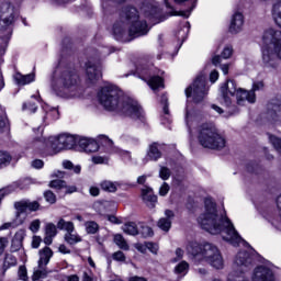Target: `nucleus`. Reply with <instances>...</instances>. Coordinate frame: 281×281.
Masks as SVG:
<instances>
[{
    "mask_svg": "<svg viewBox=\"0 0 281 281\" xmlns=\"http://www.w3.org/2000/svg\"><path fill=\"white\" fill-rule=\"evenodd\" d=\"M205 212L198 217V223L202 229L209 232V234H221V232H225L226 236H223V240L233 245V247H238L240 243H245V245H249L229 217L223 215H218V211L216 210V202L212 201L211 198H206L204 200Z\"/></svg>",
    "mask_w": 281,
    "mask_h": 281,
    "instance_id": "obj_1",
    "label": "nucleus"
},
{
    "mask_svg": "<svg viewBox=\"0 0 281 281\" xmlns=\"http://www.w3.org/2000/svg\"><path fill=\"white\" fill-rule=\"evenodd\" d=\"M98 99L106 111L144 122V109L142 105L132 98L124 95V92L117 86L108 85L102 87L98 92Z\"/></svg>",
    "mask_w": 281,
    "mask_h": 281,
    "instance_id": "obj_2",
    "label": "nucleus"
},
{
    "mask_svg": "<svg viewBox=\"0 0 281 281\" xmlns=\"http://www.w3.org/2000/svg\"><path fill=\"white\" fill-rule=\"evenodd\" d=\"M121 21H117L113 25V36L116 41H124L126 36V25L128 27V36L131 41L133 38H139V36H146L150 29H148V22L146 20H139V11L133 5H126L121 10Z\"/></svg>",
    "mask_w": 281,
    "mask_h": 281,
    "instance_id": "obj_3",
    "label": "nucleus"
},
{
    "mask_svg": "<svg viewBox=\"0 0 281 281\" xmlns=\"http://www.w3.org/2000/svg\"><path fill=\"white\" fill-rule=\"evenodd\" d=\"M78 80H80V76L76 68L71 64L63 66V61H59V66L53 72L50 87L57 95H60V93L74 89L78 85Z\"/></svg>",
    "mask_w": 281,
    "mask_h": 281,
    "instance_id": "obj_4",
    "label": "nucleus"
},
{
    "mask_svg": "<svg viewBox=\"0 0 281 281\" xmlns=\"http://www.w3.org/2000/svg\"><path fill=\"white\" fill-rule=\"evenodd\" d=\"M262 41L266 45L272 43L273 50L269 47L262 48V61L266 67H278V59L281 60V31L269 29L263 33Z\"/></svg>",
    "mask_w": 281,
    "mask_h": 281,
    "instance_id": "obj_5",
    "label": "nucleus"
},
{
    "mask_svg": "<svg viewBox=\"0 0 281 281\" xmlns=\"http://www.w3.org/2000/svg\"><path fill=\"white\" fill-rule=\"evenodd\" d=\"M198 140L203 148H210L211 150H221L225 148V137L218 134L216 127L210 123H203L199 127Z\"/></svg>",
    "mask_w": 281,
    "mask_h": 281,
    "instance_id": "obj_6",
    "label": "nucleus"
},
{
    "mask_svg": "<svg viewBox=\"0 0 281 281\" xmlns=\"http://www.w3.org/2000/svg\"><path fill=\"white\" fill-rule=\"evenodd\" d=\"M136 74L138 78L145 80L147 85L153 89V91H157V89H164V71L159 68L150 67L146 64H139L136 66Z\"/></svg>",
    "mask_w": 281,
    "mask_h": 281,
    "instance_id": "obj_7",
    "label": "nucleus"
},
{
    "mask_svg": "<svg viewBox=\"0 0 281 281\" xmlns=\"http://www.w3.org/2000/svg\"><path fill=\"white\" fill-rule=\"evenodd\" d=\"M236 93V81L234 80H226L221 88H220V98H222V104L226 106V113H228L229 116L232 115H238L240 113V109H238V105L232 103V98Z\"/></svg>",
    "mask_w": 281,
    "mask_h": 281,
    "instance_id": "obj_8",
    "label": "nucleus"
},
{
    "mask_svg": "<svg viewBox=\"0 0 281 281\" xmlns=\"http://www.w3.org/2000/svg\"><path fill=\"white\" fill-rule=\"evenodd\" d=\"M205 76L199 75L193 81L192 86H189L184 93L187 98H193V102L199 104V102H203V98L207 95V87L205 86Z\"/></svg>",
    "mask_w": 281,
    "mask_h": 281,
    "instance_id": "obj_9",
    "label": "nucleus"
},
{
    "mask_svg": "<svg viewBox=\"0 0 281 281\" xmlns=\"http://www.w3.org/2000/svg\"><path fill=\"white\" fill-rule=\"evenodd\" d=\"M201 258H204L214 269H223V256H221V251L213 244H203Z\"/></svg>",
    "mask_w": 281,
    "mask_h": 281,
    "instance_id": "obj_10",
    "label": "nucleus"
},
{
    "mask_svg": "<svg viewBox=\"0 0 281 281\" xmlns=\"http://www.w3.org/2000/svg\"><path fill=\"white\" fill-rule=\"evenodd\" d=\"M101 148H104V153L108 155L115 153V145L106 135H99L98 140L90 138V143H88L85 153H98Z\"/></svg>",
    "mask_w": 281,
    "mask_h": 281,
    "instance_id": "obj_11",
    "label": "nucleus"
},
{
    "mask_svg": "<svg viewBox=\"0 0 281 281\" xmlns=\"http://www.w3.org/2000/svg\"><path fill=\"white\" fill-rule=\"evenodd\" d=\"M50 148L54 153H60V150H69L78 144V139L74 135L61 134L57 137L49 138Z\"/></svg>",
    "mask_w": 281,
    "mask_h": 281,
    "instance_id": "obj_12",
    "label": "nucleus"
},
{
    "mask_svg": "<svg viewBox=\"0 0 281 281\" xmlns=\"http://www.w3.org/2000/svg\"><path fill=\"white\" fill-rule=\"evenodd\" d=\"M86 76L88 85H95L102 78V65L100 63H86Z\"/></svg>",
    "mask_w": 281,
    "mask_h": 281,
    "instance_id": "obj_13",
    "label": "nucleus"
},
{
    "mask_svg": "<svg viewBox=\"0 0 281 281\" xmlns=\"http://www.w3.org/2000/svg\"><path fill=\"white\" fill-rule=\"evenodd\" d=\"M41 207L38 201L21 200L14 202L15 216L19 218L22 214H27V212H37Z\"/></svg>",
    "mask_w": 281,
    "mask_h": 281,
    "instance_id": "obj_14",
    "label": "nucleus"
},
{
    "mask_svg": "<svg viewBox=\"0 0 281 281\" xmlns=\"http://www.w3.org/2000/svg\"><path fill=\"white\" fill-rule=\"evenodd\" d=\"M140 199L148 210H155L157 207L158 198L153 188L145 186L140 189Z\"/></svg>",
    "mask_w": 281,
    "mask_h": 281,
    "instance_id": "obj_15",
    "label": "nucleus"
},
{
    "mask_svg": "<svg viewBox=\"0 0 281 281\" xmlns=\"http://www.w3.org/2000/svg\"><path fill=\"white\" fill-rule=\"evenodd\" d=\"M10 12V2H4L0 7V30H5L14 23V11Z\"/></svg>",
    "mask_w": 281,
    "mask_h": 281,
    "instance_id": "obj_16",
    "label": "nucleus"
},
{
    "mask_svg": "<svg viewBox=\"0 0 281 281\" xmlns=\"http://www.w3.org/2000/svg\"><path fill=\"white\" fill-rule=\"evenodd\" d=\"M234 95H236L237 104L239 106H243L245 102H249V104H255L256 102V94L251 90L247 91L243 88H236Z\"/></svg>",
    "mask_w": 281,
    "mask_h": 281,
    "instance_id": "obj_17",
    "label": "nucleus"
},
{
    "mask_svg": "<svg viewBox=\"0 0 281 281\" xmlns=\"http://www.w3.org/2000/svg\"><path fill=\"white\" fill-rule=\"evenodd\" d=\"M252 281H276L273 271L265 266H259L255 269Z\"/></svg>",
    "mask_w": 281,
    "mask_h": 281,
    "instance_id": "obj_18",
    "label": "nucleus"
},
{
    "mask_svg": "<svg viewBox=\"0 0 281 281\" xmlns=\"http://www.w3.org/2000/svg\"><path fill=\"white\" fill-rule=\"evenodd\" d=\"M268 115L273 122H281V100L272 99L269 101Z\"/></svg>",
    "mask_w": 281,
    "mask_h": 281,
    "instance_id": "obj_19",
    "label": "nucleus"
},
{
    "mask_svg": "<svg viewBox=\"0 0 281 281\" xmlns=\"http://www.w3.org/2000/svg\"><path fill=\"white\" fill-rule=\"evenodd\" d=\"M245 24V18L243 13L235 12L231 20L229 32L231 34H238L243 30V25Z\"/></svg>",
    "mask_w": 281,
    "mask_h": 281,
    "instance_id": "obj_20",
    "label": "nucleus"
},
{
    "mask_svg": "<svg viewBox=\"0 0 281 281\" xmlns=\"http://www.w3.org/2000/svg\"><path fill=\"white\" fill-rule=\"evenodd\" d=\"M176 5H187L186 10L179 11L178 16H183V19H189L190 14H192V10L196 8V0H173Z\"/></svg>",
    "mask_w": 281,
    "mask_h": 281,
    "instance_id": "obj_21",
    "label": "nucleus"
},
{
    "mask_svg": "<svg viewBox=\"0 0 281 281\" xmlns=\"http://www.w3.org/2000/svg\"><path fill=\"white\" fill-rule=\"evenodd\" d=\"M254 262V255L249 254L247 250L239 251L235 258V265L237 267H249Z\"/></svg>",
    "mask_w": 281,
    "mask_h": 281,
    "instance_id": "obj_22",
    "label": "nucleus"
},
{
    "mask_svg": "<svg viewBox=\"0 0 281 281\" xmlns=\"http://www.w3.org/2000/svg\"><path fill=\"white\" fill-rule=\"evenodd\" d=\"M54 256V251L49 247H44L40 250V259L37 261L38 269H43V267H47L49 265V260Z\"/></svg>",
    "mask_w": 281,
    "mask_h": 281,
    "instance_id": "obj_23",
    "label": "nucleus"
},
{
    "mask_svg": "<svg viewBox=\"0 0 281 281\" xmlns=\"http://www.w3.org/2000/svg\"><path fill=\"white\" fill-rule=\"evenodd\" d=\"M25 239V231L20 229L15 233L11 241V251H19L23 247V240Z\"/></svg>",
    "mask_w": 281,
    "mask_h": 281,
    "instance_id": "obj_24",
    "label": "nucleus"
},
{
    "mask_svg": "<svg viewBox=\"0 0 281 281\" xmlns=\"http://www.w3.org/2000/svg\"><path fill=\"white\" fill-rule=\"evenodd\" d=\"M159 159H161V150H159V144L153 143L151 145H149L146 160L147 161H158Z\"/></svg>",
    "mask_w": 281,
    "mask_h": 281,
    "instance_id": "obj_25",
    "label": "nucleus"
},
{
    "mask_svg": "<svg viewBox=\"0 0 281 281\" xmlns=\"http://www.w3.org/2000/svg\"><path fill=\"white\" fill-rule=\"evenodd\" d=\"M187 251L188 254H190V256H193V258H196V256H202L203 245L196 241H189V244L187 245Z\"/></svg>",
    "mask_w": 281,
    "mask_h": 281,
    "instance_id": "obj_26",
    "label": "nucleus"
},
{
    "mask_svg": "<svg viewBox=\"0 0 281 281\" xmlns=\"http://www.w3.org/2000/svg\"><path fill=\"white\" fill-rule=\"evenodd\" d=\"M14 80L16 85L25 86L30 85V82H34V74L22 75L21 72L15 74Z\"/></svg>",
    "mask_w": 281,
    "mask_h": 281,
    "instance_id": "obj_27",
    "label": "nucleus"
},
{
    "mask_svg": "<svg viewBox=\"0 0 281 281\" xmlns=\"http://www.w3.org/2000/svg\"><path fill=\"white\" fill-rule=\"evenodd\" d=\"M16 262H18V260H16V257H14V255L5 254L3 265H2V269H3L4 273L11 267H16Z\"/></svg>",
    "mask_w": 281,
    "mask_h": 281,
    "instance_id": "obj_28",
    "label": "nucleus"
},
{
    "mask_svg": "<svg viewBox=\"0 0 281 281\" xmlns=\"http://www.w3.org/2000/svg\"><path fill=\"white\" fill-rule=\"evenodd\" d=\"M123 232L128 234V236H138L139 228H137V224L135 222H128L124 224Z\"/></svg>",
    "mask_w": 281,
    "mask_h": 281,
    "instance_id": "obj_29",
    "label": "nucleus"
},
{
    "mask_svg": "<svg viewBox=\"0 0 281 281\" xmlns=\"http://www.w3.org/2000/svg\"><path fill=\"white\" fill-rule=\"evenodd\" d=\"M57 229L67 232V234H69V232H74L76 227L74 226V222H67L65 221V218H59V221L57 222Z\"/></svg>",
    "mask_w": 281,
    "mask_h": 281,
    "instance_id": "obj_30",
    "label": "nucleus"
},
{
    "mask_svg": "<svg viewBox=\"0 0 281 281\" xmlns=\"http://www.w3.org/2000/svg\"><path fill=\"white\" fill-rule=\"evenodd\" d=\"M182 27L183 29L179 30L176 34L178 41H181V44H183L186 38H188V32H190V22H183Z\"/></svg>",
    "mask_w": 281,
    "mask_h": 281,
    "instance_id": "obj_31",
    "label": "nucleus"
},
{
    "mask_svg": "<svg viewBox=\"0 0 281 281\" xmlns=\"http://www.w3.org/2000/svg\"><path fill=\"white\" fill-rule=\"evenodd\" d=\"M138 234H140L143 238H153V236H155L153 228L144 223L139 224Z\"/></svg>",
    "mask_w": 281,
    "mask_h": 281,
    "instance_id": "obj_32",
    "label": "nucleus"
},
{
    "mask_svg": "<svg viewBox=\"0 0 281 281\" xmlns=\"http://www.w3.org/2000/svg\"><path fill=\"white\" fill-rule=\"evenodd\" d=\"M114 243L116 246H119V249H123V251H128V243H126V239L122 234L114 235Z\"/></svg>",
    "mask_w": 281,
    "mask_h": 281,
    "instance_id": "obj_33",
    "label": "nucleus"
},
{
    "mask_svg": "<svg viewBox=\"0 0 281 281\" xmlns=\"http://www.w3.org/2000/svg\"><path fill=\"white\" fill-rule=\"evenodd\" d=\"M49 188L56 190V192H60V190H65L67 188V182L61 179H55L49 182Z\"/></svg>",
    "mask_w": 281,
    "mask_h": 281,
    "instance_id": "obj_34",
    "label": "nucleus"
},
{
    "mask_svg": "<svg viewBox=\"0 0 281 281\" xmlns=\"http://www.w3.org/2000/svg\"><path fill=\"white\" fill-rule=\"evenodd\" d=\"M65 240L68 245H76L78 243H82V237L74 234V232H69L65 234Z\"/></svg>",
    "mask_w": 281,
    "mask_h": 281,
    "instance_id": "obj_35",
    "label": "nucleus"
},
{
    "mask_svg": "<svg viewBox=\"0 0 281 281\" xmlns=\"http://www.w3.org/2000/svg\"><path fill=\"white\" fill-rule=\"evenodd\" d=\"M189 269L190 265L188 263V261H181L176 266L175 273H177V276H186Z\"/></svg>",
    "mask_w": 281,
    "mask_h": 281,
    "instance_id": "obj_36",
    "label": "nucleus"
},
{
    "mask_svg": "<svg viewBox=\"0 0 281 281\" xmlns=\"http://www.w3.org/2000/svg\"><path fill=\"white\" fill-rule=\"evenodd\" d=\"M101 190L104 192H117V186L114 182L104 180L100 183Z\"/></svg>",
    "mask_w": 281,
    "mask_h": 281,
    "instance_id": "obj_37",
    "label": "nucleus"
},
{
    "mask_svg": "<svg viewBox=\"0 0 281 281\" xmlns=\"http://www.w3.org/2000/svg\"><path fill=\"white\" fill-rule=\"evenodd\" d=\"M49 273L47 271V266H42V268H38L37 270H34L32 280L33 281H38L41 278H45Z\"/></svg>",
    "mask_w": 281,
    "mask_h": 281,
    "instance_id": "obj_38",
    "label": "nucleus"
},
{
    "mask_svg": "<svg viewBox=\"0 0 281 281\" xmlns=\"http://www.w3.org/2000/svg\"><path fill=\"white\" fill-rule=\"evenodd\" d=\"M0 131L5 133V131H10V121L8 120V115L5 112L0 113Z\"/></svg>",
    "mask_w": 281,
    "mask_h": 281,
    "instance_id": "obj_39",
    "label": "nucleus"
},
{
    "mask_svg": "<svg viewBox=\"0 0 281 281\" xmlns=\"http://www.w3.org/2000/svg\"><path fill=\"white\" fill-rule=\"evenodd\" d=\"M157 226L159 227V229H161L162 232H170V227H172V220L169 218H160L158 221Z\"/></svg>",
    "mask_w": 281,
    "mask_h": 281,
    "instance_id": "obj_40",
    "label": "nucleus"
},
{
    "mask_svg": "<svg viewBox=\"0 0 281 281\" xmlns=\"http://www.w3.org/2000/svg\"><path fill=\"white\" fill-rule=\"evenodd\" d=\"M87 234H98L100 229V225L93 221H89L85 223Z\"/></svg>",
    "mask_w": 281,
    "mask_h": 281,
    "instance_id": "obj_41",
    "label": "nucleus"
},
{
    "mask_svg": "<svg viewBox=\"0 0 281 281\" xmlns=\"http://www.w3.org/2000/svg\"><path fill=\"white\" fill-rule=\"evenodd\" d=\"M63 166L66 170H72L75 175H80L82 167L80 165L74 166V162L70 160H65L63 162Z\"/></svg>",
    "mask_w": 281,
    "mask_h": 281,
    "instance_id": "obj_42",
    "label": "nucleus"
},
{
    "mask_svg": "<svg viewBox=\"0 0 281 281\" xmlns=\"http://www.w3.org/2000/svg\"><path fill=\"white\" fill-rule=\"evenodd\" d=\"M45 234L46 236L56 237V235L58 234V228L55 226L54 223H48L45 226Z\"/></svg>",
    "mask_w": 281,
    "mask_h": 281,
    "instance_id": "obj_43",
    "label": "nucleus"
},
{
    "mask_svg": "<svg viewBox=\"0 0 281 281\" xmlns=\"http://www.w3.org/2000/svg\"><path fill=\"white\" fill-rule=\"evenodd\" d=\"M269 142L272 144L273 148L281 154V138L276 137L274 135L269 134Z\"/></svg>",
    "mask_w": 281,
    "mask_h": 281,
    "instance_id": "obj_44",
    "label": "nucleus"
},
{
    "mask_svg": "<svg viewBox=\"0 0 281 281\" xmlns=\"http://www.w3.org/2000/svg\"><path fill=\"white\" fill-rule=\"evenodd\" d=\"M12 161V156L8 151L0 150V166H8Z\"/></svg>",
    "mask_w": 281,
    "mask_h": 281,
    "instance_id": "obj_45",
    "label": "nucleus"
},
{
    "mask_svg": "<svg viewBox=\"0 0 281 281\" xmlns=\"http://www.w3.org/2000/svg\"><path fill=\"white\" fill-rule=\"evenodd\" d=\"M44 199L50 205H54V203H56V194L52 192V190H47L44 192Z\"/></svg>",
    "mask_w": 281,
    "mask_h": 281,
    "instance_id": "obj_46",
    "label": "nucleus"
},
{
    "mask_svg": "<svg viewBox=\"0 0 281 281\" xmlns=\"http://www.w3.org/2000/svg\"><path fill=\"white\" fill-rule=\"evenodd\" d=\"M18 277H19V280H22V281L30 280V278L27 277V268H25V266L19 267Z\"/></svg>",
    "mask_w": 281,
    "mask_h": 281,
    "instance_id": "obj_47",
    "label": "nucleus"
},
{
    "mask_svg": "<svg viewBox=\"0 0 281 281\" xmlns=\"http://www.w3.org/2000/svg\"><path fill=\"white\" fill-rule=\"evenodd\" d=\"M170 169L168 167H161L159 170V177L162 179V181H168L170 179Z\"/></svg>",
    "mask_w": 281,
    "mask_h": 281,
    "instance_id": "obj_48",
    "label": "nucleus"
},
{
    "mask_svg": "<svg viewBox=\"0 0 281 281\" xmlns=\"http://www.w3.org/2000/svg\"><path fill=\"white\" fill-rule=\"evenodd\" d=\"M147 249L150 251V254H154V256H157L159 254V244L154 241H147Z\"/></svg>",
    "mask_w": 281,
    "mask_h": 281,
    "instance_id": "obj_49",
    "label": "nucleus"
},
{
    "mask_svg": "<svg viewBox=\"0 0 281 281\" xmlns=\"http://www.w3.org/2000/svg\"><path fill=\"white\" fill-rule=\"evenodd\" d=\"M113 260L116 262H126V256L122 250H119L112 255Z\"/></svg>",
    "mask_w": 281,
    "mask_h": 281,
    "instance_id": "obj_50",
    "label": "nucleus"
},
{
    "mask_svg": "<svg viewBox=\"0 0 281 281\" xmlns=\"http://www.w3.org/2000/svg\"><path fill=\"white\" fill-rule=\"evenodd\" d=\"M234 54V48L232 46H226L222 52V58L227 60V58H232V55Z\"/></svg>",
    "mask_w": 281,
    "mask_h": 281,
    "instance_id": "obj_51",
    "label": "nucleus"
},
{
    "mask_svg": "<svg viewBox=\"0 0 281 281\" xmlns=\"http://www.w3.org/2000/svg\"><path fill=\"white\" fill-rule=\"evenodd\" d=\"M14 192V187L10 186L4 189H0V203L3 201V199L7 196V194H10Z\"/></svg>",
    "mask_w": 281,
    "mask_h": 281,
    "instance_id": "obj_52",
    "label": "nucleus"
},
{
    "mask_svg": "<svg viewBox=\"0 0 281 281\" xmlns=\"http://www.w3.org/2000/svg\"><path fill=\"white\" fill-rule=\"evenodd\" d=\"M168 192H170V184H168V182H164L159 188V195L166 196Z\"/></svg>",
    "mask_w": 281,
    "mask_h": 281,
    "instance_id": "obj_53",
    "label": "nucleus"
},
{
    "mask_svg": "<svg viewBox=\"0 0 281 281\" xmlns=\"http://www.w3.org/2000/svg\"><path fill=\"white\" fill-rule=\"evenodd\" d=\"M91 142V138L81 137L78 140V146L82 148V150H87V146H89V143Z\"/></svg>",
    "mask_w": 281,
    "mask_h": 281,
    "instance_id": "obj_54",
    "label": "nucleus"
},
{
    "mask_svg": "<svg viewBox=\"0 0 281 281\" xmlns=\"http://www.w3.org/2000/svg\"><path fill=\"white\" fill-rule=\"evenodd\" d=\"M30 229L33 234H36L41 229V220H34L30 225Z\"/></svg>",
    "mask_w": 281,
    "mask_h": 281,
    "instance_id": "obj_55",
    "label": "nucleus"
},
{
    "mask_svg": "<svg viewBox=\"0 0 281 281\" xmlns=\"http://www.w3.org/2000/svg\"><path fill=\"white\" fill-rule=\"evenodd\" d=\"M23 111H25V109H29V111H31V113H36V110L38 109V106H36V103H23L22 105Z\"/></svg>",
    "mask_w": 281,
    "mask_h": 281,
    "instance_id": "obj_56",
    "label": "nucleus"
},
{
    "mask_svg": "<svg viewBox=\"0 0 281 281\" xmlns=\"http://www.w3.org/2000/svg\"><path fill=\"white\" fill-rule=\"evenodd\" d=\"M31 183L32 181H30V179L20 180L18 182V188H20V190H27Z\"/></svg>",
    "mask_w": 281,
    "mask_h": 281,
    "instance_id": "obj_57",
    "label": "nucleus"
},
{
    "mask_svg": "<svg viewBox=\"0 0 281 281\" xmlns=\"http://www.w3.org/2000/svg\"><path fill=\"white\" fill-rule=\"evenodd\" d=\"M135 249H137V251H139L140 254H146V251H148L147 241H145L144 244H142V243L136 244Z\"/></svg>",
    "mask_w": 281,
    "mask_h": 281,
    "instance_id": "obj_58",
    "label": "nucleus"
},
{
    "mask_svg": "<svg viewBox=\"0 0 281 281\" xmlns=\"http://www.w3.org/2000/svg\"><path fill=\"white\" fill-rule=\"evenodd\" d=\"M5 247H8V238L0 237V256H3V254L5 251Z\"/></svg>",
    "mask_w": 281,
    "mask_h": 281,
    "instance_id": "obj_59",
    "label": "nucleus"
},
{
    "mask_svg": "<svg viewBox=\"0 0 281 281\" xmlns=\"http://www.w3.org/2000/svg\"><path fill=\"white\" fill-rule=\"evenodd\" d=\"M82 281H93V272L91 270L85 271L82 274Z\"/></svg>",
    "mask_w": 281,
    "mask_h": 281,
    "instance_id": "obj_60",
    "label": "nucleus"
},
{
    "mask_svg": "<svg viewBox=\"0 0 281 281\" xmlns=\"http://www.w3.org/2000/svg\"><path fill=\"white\" fill-rule=\"evenodd\" d=\"M43 166H45V162L41 159H35L32 161V167L36 168L37 170H41V168H43Z\"/></svg>",
    "mask_w": 281,
    "mask_h": 281,
    "instance_id": "obj_61",
    "label": "nucleus"
},
{
    "mask_svg": "<svg viewBox=\"0 0 281 281\" xmlns=\"http://www.w3.org/2000/svg\"><path fill=\"white\" fill-rule=\"evenodd\" d=\"M262 87H265V83L262 81L254 82L252 89L250 91H254V93H256V91H260V89H262Z\"/></svg>",
    "mask_w": 281,
    "mask_h": 281,
    "instance_id": "obj_62",
    "label": "nucleus"
},
{
    "mask_svg": "<svg viewBox=\"0 0 281 281\" xmlns=\"http://www.w3.org/2000/svg\"><path fill=\"white\" fill-rule=\"evenodd\" d=\"M42 239L38 236H34L32 240V247L33 249H38L41 247Z\"/></svg>",
    "mask_w": 281,
    "mask_h": 281,
    "instance_id": "obj_63",
    "label": "nucleus"
},
{
    "mask_svg": "<svg viewBox=\"0 0 281 281\" xmlns=\"http://www.w3.org/2000/svg\"><path fill=\"white\" fill-rule=\"evenodd\" d=\"M92 161L94 164H104L105 161H109V159L106 157H102V156H93Z\"/></svg>",
    "mask_w": 281,
    "mask_h": 281,
    "instance_id": "obj_64",
    "label": "nucleus"
}]
</instances>
